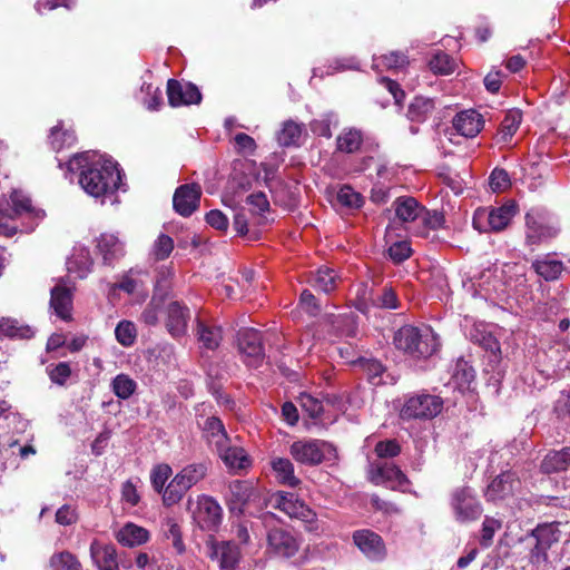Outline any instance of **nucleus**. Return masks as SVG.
I'll list each match as a JSON object with an SVG mask.
<instances>
[{
  "mask_svg": "<svg viewBox=\"0 0 570 570\" xmlns=\"http://www.w3.org/2000/svg\"><path fill=\"white\" fill-rule=\"evenodd\" d=\"M559 522L539 523L534 529L527 533L522 541H531L529 551V561L533 566H540L549 561V549L560 540L561 531Z\"/></svg>",
  "mask_w": 570,
  "mask_h": 570,
  "instance_id": "obj_5",
  "label": "nucleus"
},
{
  "mask_svg": "<svg viewBox=\"0 0 570 570\" xmlns=\"http://www.w3.org/2000/svg\"><path fill=\"white\" fill-rule=\"evenodd\" d=\"M50 307L59 318L70 321L72 309L71 288L60 283L52 287L50 291Z\"/></svg>",
  "mask_w": 570,
  "mask_h": 570,
  "instance_id": "obj_25",
  "label": "nucleus"
},
{
  "mask_svg": "<svg viewBox=\"0 0 570 570\" xmlns=\"http://www.w3.org/2000/svg\"><path fill=\"white\" fill-rule=\"evenodd\" d=\"M289 454L296 462L308 466L318 465L324 461H335L338 458L337 450L332 443L317 439L293 442Z\"/></svg>",
  "mask_w": 570,
  "mask_h": 570,
  "instance_id": "obj_4",
  "label": "nucleus"
},
{
  "mask_svg": "<svg viewBox=\"0 0 570 570\" xmlns=\"http://www.w3.org/2000/svg\"><path fill=\"white\" fill-rule=\"evenodd\" d=\"M395 216L403 223L414 222L422 216L423 206L412 196H401L393 202Z\"/></svg>",
  "mask_w": 570,
  "mask_h": 570,
  "instance_id": "obj_30",
  "label": "nucleus"
},
{
  "mask_svg": "<svg viewBox=\"0 0 570 570\" xmlns=\"http://www.w3.org/2000/svg\"><path fill=\"white\" fill-rule=\"evenodd\" d=\"M353 543L362 554L372 562H383L387 557V549L383 538L371 529L355 530L352 534Z\"/></svg>",
  "mask_w": 570,
  "mask_h": 570,
  "instance_id": "obj_12",
  "label": "nucleus"
},
{
  "mask_svg": "<svg viewBox=\"0 0 570 570\" xmlns=\"http://www.w3.org/2000/svg\"><path fill=\"white\" fill-rule=\"evenodd\" d=\"M472 343L482 347L488 354L489 362L494 365L501 360V347L497 337L487 328L484 324H475L469 332Z\"/></svg>",
  "mask_w": 570,
  "mask_h": 570,
  "instance_id": "obj_19",
  "label": "nucleus"
},
{
  "mask_svg": "<svg viewBox=\"0 0 570 570\" xmlns=\"http://www.w3.org/2000/svg\"><path fill=\"white\" fill-rule=\"evenodd\" d=\"M35 334L29 325H21L17 320L9 317L0 318V338H30Z\"/></svg>",
  "mask_w": 570,
  "mask_h": 570,
  "instance_id": "obj_38",
  "label": "nucleus"
},
{
  "mask_svg": "<svg viewBox=\"0 0 570 570\" xmlns=\"http://www.w3.org/2000/svg\"><path fill=\"white\" fill-rule=\"evenodd\" d=\"M210 558L219 562L222 570H236L240 552L235 543L222 541L212 546Z\"/></svg>",
  "mask_w": 570,
  "mask_h": 570,
  "instance_id": "obj_27",
  "label": "nucleus"
},
{
  "mask_svg": "<svg viewBox=\"0 0 570 570\" xmlns=\"http://www.w3.org/2000/svg\"><path fill=\"white\" fill-rule=\"evenodd\" d=\"M368 475L372 483L379 485L384 483H394L393 490H401L409 492V485L411 484L409 478L403 471L393 463H370Z\"/></svg>",
  "mask_w": 570,
  "mask_h": 570,
  "instance_id": "obj_13",
  "label": "nucleus"
},
{
  "mask_svg": "<svg viewBox=\"0 0 570 570\" xmlns=\"http://www.w3.org/2000/svg\"><path fill=\"white\" fill-rule=\"evenodd\" d=\"M196 335L203 348L215 351L223 340L222 327L197 322Z\"/></svg>",
  "mask_w": 570,
  "mask_h": 570,
  "instance_id": "obj_36",
  "label": "nucleus"
},
{
  "mask_svg": "<svg viewBox=\"0 0 570 570\" xmlns=\"http://www.w3.org/2000/svg\"><path fill=\"white\" fill-rule=\"evenodd\" d=\"M96 249L107 266H112L125 255V245L115 234H101L97 238Z\"/></svg>",
  "mask_w": 570,
  "mask_h": 570,
  "instance_id": "obj_21",
  "label": "nucleus"
},
{
  "mask_svg": "<svg viewBox=\"0 0 570 570\" xmlns=\"http://www.w3.org/2000/svg\"><path fill=\"white\" fill-rule=\"evenodd\" d=\"M502 523L501 521L492 518V517H485L482 523L481 529V539L480 544L484 548H488L491 546L494 533L501 529Z\"/></svg>",
  "mask_w": 570,
  "mask_h": 570,
  "instance_id": "obj_57",
  "label": "nucleus"
},
{
  "mask_svg": "<svg viewBox=\"0 0 570 570\" xmlns=\"http://www.w3.org/2000/svg\"><path fill=\"white\" fill-rule=\"evenodd\" d=\"M90 557L99 570H119L116 548L94 540L90 544Z\"/></svg>",
  "mask_w": 570,
  "mask_h": 570,
  "instance_id": "obj_26",
  "label": "nucleus"
},
{
  "mask_svg": "<svg viewBox=\"0 0 570 570\" xmlns=\"http://www.w3.org/2000/svg\"><path fill=\"white\" fill-rule=\"evenodd\" d=\"M214 451L222 459L226 468L232 472L243 470L250 464V460L245 453L244 449L239 446H232L230 441L228 443H224L222 448H217Z\"/></svg>",
  "mask_w": 570,
  "mask_h": 570,
  "instance_id": "obj_28",
  "label": "nucleus"
},
{
  "mask_svg": "<svg viewBox=\"0 0 570 570\" xmlns=\"http://www.w3.org/2000/svg\"><path fill=\"white\" fill-rule=\"evenodd\" d=\"M360 68V63L355 57H342L334 59L328 65L327 75H332L334 72H342L345 70H357Z\"/></svg>",
  "mask_w": 570,
  "mask_h": 570,
  "instance_id": "obj_63",
  "label": "nucleus"
},
{
  "mask_svg": "<svg viewBox=\"0 0 570 570\" xmlns=\"http://www.w3.org/2000/svg\"><path fill=\"white\" fill-rule=\"evenodd\" d=\"M393 344L404 355L417 361L431 357L440 348L439 336L430 326L409 324L394 333Z\"/></svg>",
  "mask_w": 570,
  "mask_h": 570,
  "instance_id": "obj_2",
  "label": "nucleus"
},
{
  "mask_svg": "<svg viewBox=\"0 0 570 570\" xmlns=\"http://www.w3.org/2000/svg\"><path fill=\"white\" fill-rule=\"evenodd\" d=\"M10 199L9 215H11L12 219H27L28 222L24 229L32 232L39 222L43 219L45 210L33 207L31 199L20 190H13Z\"/></svg>",
  "mask_w": 570,
  "mask_h": 570,
  "instance_id": "obj_14",
  "label": "nucleus"
},
{
  "mask_svg": "<svg viewBox=\"0 0 570 570\" xmlns=\"http://www.w3.org/2000/svg\"><path fill=\"white\" fill-rule=\"evenodd\" d=\"M271 465L278 483L289 488H296L301 483V480L294 473V464L289 459L275 458Z\"/></svg>",
  "mask_w": 570,
  "mask_h": 570,
  "instance_id": "obj_33",
  "label": "nucleus"
},
{
  "mask_svg": "<svg viewBox=\"0 0 570 570\" xmlns=\"http://www.w3.org/2000/svg\"><path fill=\"white\" fill-rule=\"evenodd\" d=\"M170 475L171 468L166 463L158 464L151 470L150 482L155 492L159 494L163 492Z\"/></svg>",
  "mask_w": 570,
  "mask_h": 570,
  "instance_id": "obj_55",
  "label": "nucleus"
},
{
  "mask_svg": "<svg viewBox=\"0 0 570 570\" xmlns=\"http://www.w3.org/2000/svg\"><path fill=\"white\" fill-rule=\"evenodd\" d=\"M452 124L458 134L466 138H473L482 130L484 120L481 114L469 109L456 114Z\"/></svg>",
  "mask_w": 570,
  "mask_h": 570,
  "instance_id": "obj_23",
  "label": "nucleus"
},
{
  "mask_svg": "<svg viewBox=\"0 0 570 570\" xmlns=\"http://www.w3.org/2000/svg\"><path fill=\"white\" fill-rule=\"evenodd\" d=\"M200 196L202 187L198 184L181 185L174 193L173 207L180 216L189 217L199 207Z\"/></svg>",
  "mask_w": 570,
  "mask_h": 570,
  "instance_id": "obj_16",
  "label": "nucleus"
},
{
  "mask_svg": "<svg viewBox=\"0 0 570 570\" xmlns=\"http://www.w3.org/2000/svg\"><path fill=\"white\" fill-rule=\"evenodd\" d=\"M336 284L337 275L334 269L328 267H321L312 281V286L325 294L333 292L336 288Z\"/></svg>",
  "mask_w": 570,
  "mask_h": 570,
  "instance_id": "obj_42",
  "label": "nucleus"
},
{
  "mask_svg": "<svg viewBox=\"0 0 570 570\" xmlns=\"http://www.w3.org/2000/svg\"><path fill=\"white\" fill-rule=\"evenodd\" d=\"M520 484L521 481L515 471H502L488 484L484 497L488 501L493 502L504 500L512 497Z\"/></svg>",
  "mask_w": 570,
  "mask_h": 570,
  "instance_id": "obj_15",
  "label": "nucleus"
},
{
  "mask_svg": "<svg viewBox=\"0 0 570 570\" xmlns=\"http://www.w3.org/2000/svg\"><path fill=\"white\" fill-rule=\"evenodd\" d=\"M118 542L125 547H137L149 539V532L134 523L125 524L116 534Z\"/></svg>",
  "mask_w": 570,
  "mask_h": 570,
  "instance_id": "obj_35",
  "label": "nucleus"
},
{
  "mask_svg": "<svg viewBox=\"0 0 570 570\" xmlns=\"http://www.w3.org/2000/svg\"><path fill=\"white\" fill-rule=\"evenodd\" d=\"M197 519L203 530H214L222 521V508L208 495H202L198 501Z\"/></svg>",
  "mask_w": 570,
  "mask_h": 570,
  "instance_id": "obj_22",
  "label": "nucleus"
},
{
  "mask_svg": "<svg viewBox=\"0 0 570 570\" xmlns=\"http://www.w3.org/2000/svg\"><path fill=\"white\" fill-rule=\"evenodd\" d=\"M435 109V102L432 98L416 96L409 105L406 118L411 122L423 124Z\"/></svg>",
  "mask_w": 570,
  "mask_h": 570,
  "instance_id": "obj_32",
  "label": "nucleus"
},
{
  "mask_svg": "<svg viewBox=\"0 0 570 570\" xmlns=\"http://www.w3.org/2000/svg\"><path fill=\"white\" fill-rule=\"evenodd\" d=\"M522 121V112L520 109L513 108L508 110L502 122L500 132L502 135V139L508 141L512 138V136L519 129V126Z\"/></svg>",
  "mask_w": 570,
  "mask_h": 570,
  "instance_id": "obj_48",
  "label": "nucleus"
},
{
  "mask_svg": "<svg viewBox=\"0 0 570 570\" xmlns=\"http://www.w3.org/2000/svg\"><path fill=\"white\" fill-rule=\"evenodd\" d=\"M246 204L250 207L254 215L263 216L271 208L267 196L263 191H257L246 197Z\"/></svg>",
  "mask_w": 570,
  "mask_h": 570,
  "instance_id": "obj_59",
  "label": "nucleus"
},
{
  "mask_svg": "<svg viewBox=\"0 0 570 570\" xmlns=\"http://www.w3.org/2000/svg\"><path fill=\"white\" fill-rule=\"evenodd\" d=\"M531 267L547 282L557 281L566 271L564 263L554 253L538 256L532 261Z\"/></svg>",
  "mask_w": 570,
  "mask_h": 570,
  "instance_id": "obj_20",
  "label": "nucleus"
},
{
  "mask_svg": "<svg viewBox=\"0 0 570 570\" xmlns=\"http://www.w3.org/2000/svg\"><path fill=\"white\" fill-rule=\"evenodd\" d=\"M50 566L55 570H81V564L72 553L62 551L50 558Z\"/></svg>",
  "mask_w": 570,
  "mask_h": 570,
  "instance_id": "obj_53",
  "label": "nucleus"
},
{
  "mask_svg": "<svg viewBox=\"0 0 570 570\" xmlns=\"http://www.w3.org/2000/svg\"><path fill=\"white\" fill-rule=\"evenodd\" d=\"M337 116L334 112L323 114L320 118L311 121L309 127L313 134L331 138L332 137V126H337Z\"/></svg>",
  "mask_w": 570,
  "mask_h": 570,
  "instance_id": "obj_49",
  "label": "nucleus"
},
{
  "mask_svg": "<svg viewBox=\"0 0 570 570\" xmlns=\"http://www.w3.org/2000/svg\"><path fill=\"white\" fill-rule=\"evenodd\" d=\"M443 401L438 395L421 393L409 396L401 411L402 420H429L441 413Z\"/></svg>",
  "mask_w": 570,
  "mask_h": 570,
  "instance_id": "obj_9",
  "label": "nucleus"
},
{
  "mask_svg": "<svg viewBox=\"0 0 570 570\" xmlns=\"http://www.w3.org/2000/svg\"><path fill=\"white\" fill-rule=\"evenodd\" d=\"M401 452V446L396 440L380 441L375 445V453L379 458H394Z\"/></svg>",
  "mask_w": 570,
  "mask_h": 570,
  "instance_id": "obj_64",
  "label": "nucleus"
},
{
  "mask_svg": "<svg viewBox=\"0 0 570 570\" xmlns=\"http://www.w3.org/2000/svg\"><path fill=\"white\" fill-rule=\"evenodd\" d=\"M518 212L515 202L510 200L499 207L478 208L473 215V227L481 233L501 232L508 227Z\"/></svg>",
  "mask_w": 570,
  "mask_h": 570,
  "instance_id": "obj_6",
  "label": "nucleus"
},
{
  "mask_svg": "<svg viewBox=\"0 0 570 570\" xmlns=\"http://www.w3.org/2000/svg\"><path fill=\"white\" fill-rule=\"evenodd\" d=\"M115 395L121 400L129 399L137 389V383L126 374H118L111 382Z\"/></svg>",
  "mask_w": 570,
  "mask_h": 570,
  "instance_id": "obj_50",
  "label": "nucleus"
},
{
  "mask_svg": "<svg viewBox=\"0 0 570 570\" xmlns=\"http://www.w3.org/2000/svg\"><path fill=\"white\" fill-rule=\"evenodd\" d=\"M450 507L455 520L460 523H468L478 520L483 508L475 491L470 487H460L452 491Z\"/></svg>",
  "mask_w": 570,
  "mask_h": 570,
  "instance_id": "obj_8",
  "label": "nucleus"
},
{
  "mask_svg": "<svg viewBox=\"0 0 570 570\" xmlns=\"http://www.w3.org/2000/svg\"><path fill=\"white\" fill-rule=\"evenodd\" d=\"M189 320L190 311L185 304L173 301L167 305L165 325L173 337L178 338L186 335Z\"/></svg>",
  "mask_w": 570,
  "mask_h": 570,
  "instance_id": "obj_18",
  "label": "nucleus"
},
{
  "mask_svg": "<svg viewBox=\"0 0 570 570\" xmlns=\"http://www.w3.org/2000/svg\"><path fill=\"white\" fill-rule=\"evenodd\" d=\"M387 254H389V257L394 263L400 264L411 256L412 249L407 242L401 240V242L393 243L389 247Z\"/></svg>",
  "mask_w": 570,
  "mask_h": 570,
  "instance_id": "obj_61",
  "label": "nucleus"
},
{
  "mask_svg": "<svg viewBox=\"0 0 570 570\" xmlns=\"http://www.w3.org/2000/svg\"><path fill=\"white\" fill-rule=\"evenodd\" d=\"M77 137L73 130L63 129L61 124L52 127L49 135V144L55 151L73 146Z\"/></svg>",
  "mask_w": 570,
  "mask_h": 570,
  "instance_id": "obj_41",
  "label": "nucleus"
},
{
  "mask_svg": "<svg viewBox=\"0 0 570 570\" xmlns=\"http://www.w3.org/2000/svg\"><path fill=\"white\" fill-rule=\"evenodd\" d=\"M237 348L243 362L249 367H258L265 358L263 336L258 330H239L237 332Z\"/></svg>",
  "mask_w": 570,
  "mask_h": 570,
  "instance_id": "obj_11",
  "label": "nucleus"
},
{
  "mask_svg": "<svg viewBox=\"0 0 570 570\" xmlns=\"http://www.w3.org/2000/svg\"><path fill=\"white\" fill-rule=\"evenodd\" d=\"M168 102L173 107L198 105L202 101V94L198 87L191 82L181 83L176 79L167 81Z\"/></svg>",
  "mask_w": 570,
  "mask_h": 570,
  "instance_id": "obj_17",
  "label": "nucleus"
},
{
  "mask_svg": "<svg viewBox=\"0 0 570 570\" xmlns=\"http://www.w3.org/2000/svg\"><path fill=\"white\" fill-rule=\"evenodd\" d=\"M302 131V125L293 120L285 121L277 135L278 144L283 147L298 146Z\"/></svg>",
  "mask_w": 570,
  "mask_h": 570,
  "instance_id": "obj_43",
  "label": "nucleus"
},
{
  "mask_svg": "<svg viewBox=\"0 0 570 570\" xmlns=\"http://www.w3.org/2000/svg\"><path fill=\"white\" fill-rule=\"evenodd\" d=\"M475 377V371L472 365L464 358L456 360L453 370L452 379L460 387H468Z\"/></svg>",
  "mask_w": 570,
  "mask_h": 570,
  "instance_id": "obj_44",
  "label": "nucleus"
},
{
  "mask_svg": "<svg viewBox=\"0 0 570 570\" xmlns=\"http://www.w3.org/2000/svg\"><path fill=\"white\" fill-rule=\"evenodd\" d=\"M266 535V552L274 558L291 559L301 548L299 535L284 524L276 514L265 512L259 517Z\"/></svg>",
  "mask_w": 570,
  "mask_h": 570,
  "instance_id": "obj_3",
  "label": "nucleus"
},
{
  "mask_svg": "<svg viewBox=\"0 0 570 570\" xmlns=\"http://www.w3.org/2000/svg\"><path fill=\"white\" fill-rule=\"evenodd\" d=\"M253 492V485L248 481L234 480L228 484L226 493L227 504L233 513H243Z\"/></svg>",
  "mask_w": 570,
  "mask_h": 570,
  "instance_id": "obj_24",
  "label": "nucleus"
},
{
  "mask_svg": "<svg viewBox=\"0 0 570 570\" xmlns=\"http://www.w3.org/2000/svg\"><path fill=\"white\" fill-rule=\"evenodd\" d=\"M187 491L180 480L175 475L160 493L163 495L164 505L171 507L178 503Z\"/></svg>",
  "mask_w": 570,
  "mask_h": 570,
  "instance_id": "obj_46",
  "label": "nucleus"
},
{
  "mask_svg": "<svg viewBox=\"0 0 570 570\" xmlns=\"http://www.w3.org/2000/svg\"><path fill=\"white\" fill-rule=\"evenodd\" d=\"M92 259L90 252L86 247L76 248L71 257L67 261L69 273L77 274L79 278H85L91 271Z\"/></svg>",
  "mask_w": 570,
  "mask_h": 570,
  "instance_id": "obj_34",
  "label": "nucleus"
},
{
  "mask_svg": "<svg viewBox=\"0 0 570 570\" xmlns=\"http://www.w3.org/2000/svg\"><path fill=\"white\" fill-rule=\"evenodd\" d=\"M429 66L434 73L444 76L453 73L456 69L455 60L443 51L434 53L429 61Z\"/></svg>",
  "mask_w": 570,
  "mask_h": 570,
  "instance_id": "obj_45",
  "label": "nucleus"
},
{
  "mask_svg": "<svg viewBox=\"0 0 570 570\" xmlns=\"http://www.w3.org/2000/svg\"><path fill=\"white\" fill-rule=\"evenodd\" d=\"M203 432L208 444L216 450L217 448H222L224 443L229 442V438L225 430V426L220 419L217 416H208L203 424Z\"/></svg>",
  "mask_w": 570,
  "mask_h": 570,
  "instance_id": "obj_31",
  "label": "nucleus"
},
{
  "mask_svg": "<svg viewBox=\"0 0 570 570\" xmlns=\"http://www.w3.org/2000/svg\"><path fill=\"white\" fill-rule=\"evenodd\" d=\"M337 202L347 208L357 209L362 207L364 199L362 195L355 191L351 186L345 185L337 193Z\"/></svg>",
  "mask_w": 570,
  "mask_h": 570,
  "instance_id": "obj_54",
  "label": "nucleus"
},
{
  "mask_svg": "<svg viewBox=\"0 0 570 570\" xmlns=\"http://www.w3.org/2000/svg\"><path fill=\"white\" fill-rule=\"evenodd\" d=\"M510 177L507 170L494 168L489 177V185L493 191H502L510 187Z\"/></svg>",
  "mask_w": 570,
  "mask_h": 570,
  "instance_id": "obj_62",
  "label": "nucleus"
},
{
  "mask_svg": "<svg viewBox=\"0 0 570 570\" xmlns=\"http://www.w3.org/2000/svg\"><path fill=\"white\" fill-rule=\"evenodd\" d=\"M208 466L207 462L191 463L183 468L176 476L189 490L207 475Z\"/></svg>",
  "mask_w": 570,
  "mask_h": 570,
  "instance_id": "obj_37",
  "label": "nucleus"
},
{
  "mask_svg": "<svg viewBox=\"0 0 570 570\" xmlns=\"http://www.w3.org/2000/svg\"><path fill=\"white\" fill-rule=\"evenodd\" d=\"M115 336L117 342L122 346H131L136 342L137 337L135 324L130 321H120L115 328Z\"/></svg>",
  "mask_w": 570,
  "mask_h": 570,
  "instance_id": "obj_52",
  "label": "nucleus"
},
{
  "mask_svg": "<svg viewBox=\"0 0 570 570\" xmlns=\"http://www.w3.org/2000/svg\"><path fill=\"white\" fill-rule=\"evenodd\" d=\"M69 174L78 173L79 185L91 197L105 203L121 185L122 174L118 164L97 157L89 151L76 154L66 165Z\"/></svg>",
  "mask_w": 570,
  "mask_h": 570,
  "instance_id": "obj_1",
  "label": "nucleus"
},
{
  "mask_svg": "<svg viewBox=\"0 0 570 570\" xmlns=\"http://www.w3.org/2000/svg\"><path fill=\"white\" fill-rule=\"evenodd\" d=\"M164 535L171 540V544L177 551V553L181 554L185 552V544L181 538V531L177 522L173 518H167L161 525Z\"/></svg>",
  "mask_w": 570,
  "mask_h": 570,
  "instance_id": "obj_51",
  "label": "nucleus"
},
{
  "mask_svg": "<svg viewBox=\"0 0 570 570\" xmlns=\"http://www.w3.org/2000/svg\"><path fill=\"white\" fill-rule=\"evenodd\" d=\"M363 144V135L361 130L350 128L343 130L336 138V148L338 151L353 154L357 151Z\"/></svg>",
  "mask_w": 570,
  "mask_h": 570,
  "instance_id": "obj_39",
  "label": "nucleus"
},
{
  "mask_svg": "<svg viewBox=\"0 0 570 570\" xmlns=\"http://www.w3.org/2000/svg\"><path fill=\"white\" fill-rule=\"evenodd\" d=\"M570 468V446L549 451L540 463V471L552 474L567 471Z\"/></svg>",
  "mask_w": 570,
  "mask_h": 570,
  "instance_id": "obj_29",
  "label": "nucleus"
},
{
  "mask_svg": "<svg viewBox=\"0 0 570 570\" xmlns=\"http://www.w3.org/2000/svg\"><path fill=\"white\" fill-rule=\"evenodd\" d=\"M46 373L52 384L66 386L72 375V370L68 362H59L57 364H49L46 367Z\"/></svg>",
  "mask_w": 570,
  "mask_h": 570,
  "instance_id": "obj_47",
  "label": "nucleus"
},
{
  "mask_svg": "<svg viewBox=\"0 0 570 570\" xmlns=\"http://www.w3.org/2000/svg\"><path fill=\"white\" fill-rule=\"evenodd\" d=\"M173 249V238L166 234H160L154 243L153 254L157 261H164L169 257Z\"/></svg>",
  "mask_w": 570,
  "mask_h": 570,
  "instance_id": "obj_58",
  "label": "nucleus"
},
{
  "mask_svg": "<svg viewBox=\"0 0 570 570\" xmlns=\"http://www.w3.org/2000/svg\"><path fill=\"white\" fill-rule=\"evenodd\" d=\"M10 203L8 200H0V234L6 236H12L17 232V226L10 225L13 220L9 215Z\"/></svg>",
  "mask_w": 570,
  "mask_h": 570,
  "instance_id": "obj_60",
  "label": "nucleus"
},
{
  "mask_svg": "<svg viewBox=\"0 0 570 570\" xmlns=\"http://www.w3.org/2000/svg\"><path fill=\"white\" fill-rule=\"evenodd\" d=\"M551 215L543 208H531L525 215V242L528 245H539L557 236Z\"/></svg>",
  "mask_w": 570,
  "mask_h": 570,
  "instance_id": "obj_7",
  "label": "nucleus"
},
{
  "mask_svg": "<svg viewBox=\"0 0 570 570\" xmlns=\"http://www.w3.org/2000/svg\"><path fill=\"white\" fill-rule=\"evenodd\" d=\"M275 508L283 511L292 519H298L305 522L307 531L316 532L318 530L316 513L294 493H276Z\"/></svg>",
  "mask_w": 570,
  "mask_h": 570,
  "instance_id": "obj_10",
  "label": "nucleus"
},
{
  "mask_svg": "<svg viewBox=\"0 0 570 570\" xmlns=\"http://www.w3.org/2000/svg\"><path fill=\"white\" fill-rule=\"evenodd\" d=\"M372 304H374V307L396 309L399 307V299L394 289L385 286L381 294H374Z\"/></svg>",
  "mask_w": 570,
  "mask_h": 570,
  "instance_id": "obj_56",
  "label": "nucleus"
},
{
  "mask_svg": "<svg viewBox=\"0 0 570 570\" xmlns=\"http://www.w3.org/2000/svg\"><path fill=\"white\" fill-rule=\"evenodd\" d=\"M335 400L336 397L334 395H326L323 400H320L308 393H302L299 395V403L302 409L312 419H318L322 416L324 412V402L327 404H333Z\"/></svg>",
  "mask_w": 570,
  "mask_h": 570,
  "instance_id": "obj_40",
  "label": "nucleus"
}]
</instances>
